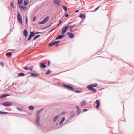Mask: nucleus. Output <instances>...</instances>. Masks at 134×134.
Returning <instances> with one entry per match:
<instances>
[{"label": "nucleus", "instance_id": "864d4df0", "mask_svg": "<svg viewBox=\"0 0 134 134\" xmlns=\"http://www.w3.org/2000/svg\"><path fill=\"white\" fill-rule=\"evenodd\" d=\"M59 25H60V24H58V25H57V26H59Z\"/></svg>", "mask_w": 134, "mask_h": 134}, {"label": "nucleus", "instance_id": "20e7f679", "mask_svg": "<svg viewBox=\"0 0 134 134\" xmlns=\"http://www.w3.org/2000/svg\"><path fill=\"white\" fill-rule=\"evenodd\" d=\"M60 42V41H57L53 42H50L49 44V46H52L54 45H55V46L56 47H57L58 46L57 44L59 43Z\"/></svg>", "mask_w": 134, "mask_h": 134}, {"label": "nucleus", "instance_id": "72a5a7b5", "mask_svg": "<svg viewBox=\"0 0 134 134\" xmlns=\"http://www.w3.org/2000/svg\"><path fill=\"white\" fill-rule=\"evenodd\" d=\"M33 66H31L29 69L30 70H31V71H32V70H33Z\"/></svg>", "mask_w": 134, "mask_h": 134}, {"label": "nucleus", "instance_id": "49530a36", "mask_svg": "<svg viewBox=\"0 0 134 134\" xmlns=\"http://www.w3.org/2000/svg\"><path fill=\"white\" fill-rule=\"evenodd\" d=\"M50 64V62L49 61L48 62V66Z\"/></svg>", "mask_w": 134, "mask_h": 134}, {"label": "nucleus", "instance_id": "a878e982", "mask_svg": "<svg viewBox=\"0 0 134 134\" xmlns=\"http://www.w3.org/2000/svg\"><path fill=\"white\" fill-rule=\"evenodd\" d=\"M25 74L23 72H21L18 74V76H23Z\"/></svg>", "mask_w": 134, "mask_h": 134}, {"label": "nucleus", "instance_id": "dca6fc26", "mask_svg": "<svg viewBox=\"0 0 134 134\" xmlns=\"http://www.w3.org/2000/svg\"><path fill=\"white\" fill-rule=\"evenodd\" d=\"M9 96V95L8 94H6L3 95L1 96H0V98H5L7 96Z\"/></svg>", "mask_w": 134, "mask_h": 134}, {"label": "nucleus", "instance_id": "0eeeda50", "mask_svg": "<svg viewBox=\"0 0 134 134\" xmlns=\"http://www.w3.org/2000/svg\"><path fill=\"white\" fill-rule=\"evenodd\" d=\"M19 7L21 10H25L26 9V5L24 4H22L19 5Z\"/></svg>", "mask_w": 134, "mask_h": 134}, {"label": "nucleus", "instance_id": "ddd939ff", "mask_svg": "<svg viewBox=\"0 0 134 134\" xmlns=\"http://www.w3.org/2000/svg\"><path fill=\"white\" fill-rule=\"evenodd\" d=\"M35 72L36 73H32L31 74V76H34L35 77H38L40 75L38 73H36V72Z\"/></svg>", "mask_w": 134, "mask_h": 134}, {"label": "nucleus", "instance_id": "de8ad7c7", "mask_svg": "<svg viewBox=\"0 0 134 134\" xmlns=\"http://www.w3.org/2000/svg\"><path fill=\"white\" fill-rule=\"evenodd\" d=\"M36 19V18L35 17H34L33 19V21H34Z\"/></svg>", "mask_w": 134, "mask_h": 134}, {"label": "nucleus", "instance_id": "bb28decb", "mask_svg": "<svg viewBox=\"0 0 134 134\" xmlns=\"http://www.w3.org/2000/svg\"><path fill=\"white\" fill-rule=\"evenodd\" d=\"M34 108L32 106H30L29 107V109L31 110H33Z\"/></svg>", "mask_w": 134, "mask_h": 134}, {"label": "nucleus", "instance_id": "423d86ee", "mask_svg": "<svg viewBox=\"0 0 134 134\" xmlns=\"http://www.w3.org/2000/svg\"><path fill=\"white\" fill-rule=\"evenodd\" d=\"M69 27L70 26L69 25H67L64 27L62 30V34L63 35L64 34L66 30L69 29Z\"/></svg>", "mask_w": 134, "mask_h": 134}, {"label": "nucleus", "instance_id": "cd10ccee", "mask_svg": "<svg viewBox=\"0 0 134 134\" xmlns=\"http://www.w3.org/2000/svg\"><path fill=\"white\" fill-rule=\"evenodd\" d=\"M62 7L65 12L66 11L67 8L64 5H62Z\"/></svg>", "mask_w": 134, "mask_h": 134}, {"label": "nucleus", "instance_id": "2eb2a0df", "mask_svg": "<svg viewBox=\"0 0 134 134\" xmlns=\"http://www.w3.org/2000/svg\"><path fill=\"white\" fill-rule=\"evenodd\" d=\"M24 35L25 37H27L28 35V32L27 30L26 29L24 30L23 31Z\"/></svg>", "mask_w": 134, "mask_h": 134}, {"label": "nucleus", "instance_id": "9b49d317", "mask_svg": "<svg viewBox=\"0 0 134 134\" xmlns=\"http://www.w3.org/2000/svg\"><path fill=\"white\" fill-rule=\"evenodd\" d=\"M67 34L68 35L70 38H73L74 36V34L71 32H68Z\"/></svg>", "mask_w": 134, "mask_h": 134}, {"label": "nucleus", "instance_id": "3c124183", "mask_svg": "<svg viewBox=\"0 0 134 134\" xmlns=\"http://www.w3.org/2000/svg\"><path fill=\"white\" fill-rule=\"evenodd\" d=\"M55 28H53V29H52L51 30H50V31H50V32H51V31H52V30H53L54 29H55Z\"/></svg>", "mask_w": 134, "mask_h": 134}, {"label": "nucleus", "instance_id": "603ef678", "mask_svg": "<svg viewBox=\"0 0 134 134\" xmlns=\"http://www.w3.org/2000/svg\"><path fill=\"white\" fill-rule=\"evenodd\" d=\"M65 16L66 17H68V14H65Z\"/></svg>", "mask_w": 134, "mask_h": 134}, {"label": "nucleus", "instance_id": "a19ab883", "mask_svg": "<svg viewBox=\"0 0 134 134\" xmlns=\"http://www.w3.org/2000/svg\"><path fill=\"white\" fill-rule=\"evenodd\" d=\"M75 91L77 93H80L81 92V91L78 90H76Z\"/></svg>", "mask_w": 134, "mask_h": 134}, {"label": "nucleus", "instance_id": "f704fd0d", "mask_svg": "<svg viewBox=\"0 0 134 134\" xmlns=\"http://www.w3.org/2000/svg\"><path fill=\"white\" fill-rule=\"evenodd\" d=\"M23 69L26 70H28L29 69V68L27 67H25L23 68Z\"/></svg>", "mask_w": 134, "mask_h": 134}, {"label": "nucleus", "instance_id": "4be33fe9", "mask_svg": "<svg viewBox=\"0 0 134 134\" xmlns=\"http://www.w3.org/2000/svg\"><path fill=\"white\" fill-rule=\"evenodd\" d=\"M65 118L64 117H63L62 120H61V121H60V125H61V124H62L64 122V121H65Z\"/></svg>", "mask_w": 134, "mask_h": 134}, {"label": "nucleus", "instance_id": "5701e85b", "mask_svg": "<svg viewBox=\"0 0 134 134\" xmlns=\"http://www.w3.org/2000/svg\"><path fill=\"white\" fill-rule=\"evenodd\" d=\"M30 35L32 37L34 36H35V34L34 31L32 32H30Z\"/></svg>", "mask_w": 134, "mask_h": 134}, {"label": "nucleus", "instance_id": "f257e3e1", "mask_svg": "<svg viewBox=\"0 0 134 134\" xmlns=\"http://www.w3.org/2000/svg\"><path fill=\"white\" fill-rule=\"evenodd\" d=\"M41 110H38L37 112V114L36 115V116L37 117L36 119H35V122L38 125H40V116H39L40 113L41 111Z\"/></svg>", "mask_w": 134, "mask_h": 134}, {"label": "nucleus", "instance_id": "c85d7f7f", "mask_svg": "<svg viewBox=\"0 0 134 134\" xmlns=\"http://www.w3.org/2000/svg\"><path fill=\"white\" fill-rule=\"evenodd\" d=\"M93 87H95L97 86L98 84L96 83H94L91 85Z\"/></svg>", "mask_w": 134, "mask_h": 134}, {"label": "nucleus", "instance_id": "f3484780", "mask_svg": "<svg viewBox=\"0 0 134 134\" xmlns=\"http://www.w3.org/2000/svg\"><path fill=\"white\" fill-rule=\"evenodd\" d=\"M40 67L41 68H44L46 67V66L44 65L43 63H41L40 65Z\"/></svg>", "mask_w": 134, "mask_h": 134}, {"label": "nucleus", "instance_id": "6ab92c4d", "mask_svg": "<svg viewBox=\"0 0 134 134\" xmlns=\"http://www.w3.org/2000/svg\"><path fill=\"white\" fill-rule=\"evenodd\" d=\"M12 55V53L11 52H9L7 53L6 54V55L8 57H10Z\"/></svg>", "mask_w": 134, "mask_h": 134}, {"label": "nucleus", "instance_id": "c03bdc74", "mask_svg": "<svg viewBox=\"0 0 134 134\" xmlns=\"http://www.w3.org/2000/svg\"><path fill=\"white\" fill-rule=\"evenodd\" d=\"M87 110H88L87 109H85L83 110V111H87Z\"/></svg>", "mask_w": 134, "mask_h": 134}, {"label": "nucleus", "instance_id": "393cba45", "mask_svg": "<svg viewBox=\"0 0 134 134\" xmlns=\"http://www.w3.org/2000/svg\"><path fill=\"white\" fill-rule=\"evenodd\" d=\"M59 116L58 115L55 116L53 119V121L54 122L56 120H57V119L58 118Z\"/></svg>", "mask_w": 134, "mask_h": 134}, {"label": "nucleus", "instance_id": "39448f33", "mask_svg": "<svg viewBox=\"0 0 134 134\" xmlns=\"http://www.w3.org/2000/svg\"><path fill=\"white\" fill-rule=\"evenodd\" d=\"M49 17V16H47V17L41 21L40 22V24H43L46 23L48 20Z\"/></svg>", "mask_w": 134, "mask_h": 134}, {"label": "nucleus", "instance_id": "5fc2aeb1", "mask_svg": "<svg viewBox=\"0 0 134 134\" xmlns=\"http://www.w3.org/2000/svg\"><path fill=\"white\" fill-rule=\"evenodd\" d=\"M72 114H73V115L74 114V112H73L72 113Z\"/></svg>", "mask_w": 134, "mask_h": 134}, {"label": "nucleus", "instance_id": "e433bc0d", "mask_svg": "<svg viewBox=\"0 0 134 134\" xmlns=\"http://www.w3.org/2000/svg\"><path fill=\"white\" fill-rule=\"evenodd\" d=\"M0 65H1L3 67L4 66V63L2 62H0Z\"/></svg>", "mask_w": 134, "mask_h": 134}, {"label": "nucleus", "instance_id": "2f4dec72", "mask_svg": "<svg viewBox=\"0 0 134 134\" xmlns=\"http://www.w3.org/2000/svg\"><path fill=\"white\" fill-rule=\"evenodd\" d=\"M51 72V71L49 70H47L45 74L46 75H48Z\"/></svg>", "mask_w": 134, "mask_h": 134}, {"label": "nucleus", "instance_id": "a211bd4d", "mask_svg": "<svg viewBox=\"0 0 134 134\" xmlns=\"http://www.w3.org/2000/svg\"><path fill=\"white\" fill-rule=\"evenodd\" d=\"M79 17L82 19H84L85 18L86 16L84 14H81L80 15Z\"/></svg>", "mask_w": 134, "mask_h": 134}, {"label": "nucleus", "instance_id": "f03ea898", "mask_svg": "<svg viewBox=\"0 0 134 134\" xmlns=\"http://www.w3.org/2000/svg\"><path fill=\"white\" fill-rule=\"evenodd\" d=\"M63 86L64 87L70 90L71 91H74V89L71 86L66 85L65 84H62Z\"/></svg>", "mask_w": 134, "mask_h": 134}, {"label": "nucleus", "instance_id": "8fccbe9b", "mask_svg": "<svg viewBox=\"0 0 134 134\" xmlns=\"http://www.w3.org/2000/svg\"><path fill=\"white\" fill-rule=\"evenodd\" d=\"M39 33H40V32H35L36 34H39Z\"/></svg>", "mask_w": 134, "mask_h": 134}, {"label": "nucleus", "instance_id": "aec40b11", "mask_svg": "<svg viewBox=\"0 0 134 134\" xmlns=\"http://www.w3.org/2000/svg\"><path fill=\"white\" fill-rule=\"evenodd\" d=\"M76 108L77 109L76 112L77 113V114H79L80 113L81 110L78 107H76Z\"/></svg>", "mask_w": 134, "mask_h": 134}, {"label": "nucleus", "instance_id": "c9c22d12", "mask_svg": "<svg viewBox=\"0 0 134 134\" xmlns=\"http://www.w3.org/2000/svg\"><path fill=\"white\" fill-rule=\"evenodd\" d=\"M32 37L31 36H30L29 35V37L28 38V40L30 41Z\"/></svg>", "mask_w": 134, "mask_h": 134}, {"label": "nucleus", "instance_id": "1a4fd4ad", "mask_svg": "<svg viewBox=\"0 0 134 134\" xmlns=\"http://www.w3.org/2000/svg\"><path fill=\"white\" fill-rule=\"evenodd\" d=\"M12 104V103L10 102H3L2 104L5 106H9L11 105Z\"/></svg>", "mask_w": 134, "mask_h": 134}, {"label": "nucleus", "instance_id": "4468645a", "mask_svg": "<svg viewBox=\"0 0 134 134\" xmlns=\"http://www.w3.org/2000/svg\"><path fill=\"white\" fill-rule=\"evenodd\" d=\"M64 36V35H59L56 38V40L61 39Z\"/></svg>", "mask_w": 134, "mask_h": 134}, {"label": "nucleus", "instance_id": "a18cd8bd", "mask_svg": "<svg viewBox=\"0 0 134 134\" xmlns=\"http://www.w3.org/2000/svg\"><path fill=\"white\" fill-rule=\"evenodd\" d=\"M62 22V21H61V20H59V24H61Z\"/></svg>", "mask_w": 134, "mask_h": 134}, {"label": "nucleus", "instance_id": "ea45409f", "mask_svg": "<svg viewBox=\"0 0 134 134\" xmlns=\"http://www.w3.org/2000/svg\"><path fill=\"white\" fill-rule=\"evenodd\" d=\"M99 6H98L95 9V11H96L97 9H99Z\"/></svg>", "mask_w": 134, "mask_h": 134}, {"label": "nucleus", "instance_id": "37998d69", "mask_svg": "<svg viewBox=\"0 0 134 134\" xmlns=\"http://www.w3.org/2000/svg\"><path fill=\"white\" fill-rule=\"evenodd\" d=\"M74 26V25H72L70 27V29H73Z\"/></svg>", "mask_w": 134, "mask_h": 134}, {"label": "nucleus", "instance_id": "b1692460", "mask_svg": "<svg viewBox=\"0 0 134 134\" xmlns=\"http://www.w3.org/2000/svg\"><path fill=\"white\" fill-rule=\"evenodd\" d=\"M29 2L28 0H24V4L25 5H27L28 4Z\"/></svg>", "mask_w": 134, "mask_h": 134}, {"label": "nucleus", "instance_id": "412c9836", "mask_svg": "<svg viewBox=\"0 0 134 134\" xmlns=\"http://www.w3.org/2000/svg\"><path fill=\"white\" fill-rule=\"evenodd\" d=\"M86 102L85 101H83L81 103V106H84L86 104Z\"/></svg>", "mask_w": 134, "mask_h": 134}, {"label": "nucleus", "instance_id": "7ed1b4c3", "mask_svg": "<svg viewBox=\"0 0 134 134\" xmlns=\"http://www.w3.org/2000/svg\"><path fill=\"white\" fill-rule=\"evenodd\" d=\"M17 19L20 23L22 24L23 21L22 18L20 14L18 12L17 13Z\"/></svg>", "mask_w": 134, "mask_h": 134}, {"label": "nucleus", "instance_id": "473e14b6", "mask_svg": "<svg viewBox=\"0 0 134 134\" xmlns=\"http://www.w3.org/2000/svg\"><path fill=\"white\" fill-rule=\"evenodd\" d=\"M7 112H2L0 111V114H7Z\"/></svg>", "mask_w": 134, "mask_h": 134}, {"label": "nucleus", "instance_id": "c756f323", "mask_svg": "<svg viewBox=\"0 0 134 134\" xmlns=\"http://www.w3.org/2000/svg\"><path fill=\"white\" fill-rule=\"evenodd\" d=\"M40 36V35H36L34 37V40H35L36 38L39 37Z\"/></svg>", "mask_w": 134, "mask_h": 134}, {"label": "nucleus", "instance_id": "7c9ffc66", "mask_svg": "<svg viewBox=\"0 0 134 134\" xmlns=\"http://www.w3.org/2000/svg\"><path fill=\"white\" fill-rule=\"evenodd\" d=\"M23 0H18V4L20 5L21 4L22 2H23Z\"/></svg>", "mask_w": 134, "mask_h": 134}, {"label": "nucleus", "instance_id": "58836bf2", "mask_svg": "<svg viewBox=\"0 0 134 134\" xmlns=\"http://www.w3.org/2000/svg\"><path fill=\"white\" fill-rule=\"evenodd\" d=\"M26 23H27V22H28L27 17L26 16Z\"/></svg>", "mask_w": 134, "mask_h": 134}, {"label": "nucleus", "instance_id": "f8f14e48", "mask_svg": "<svg viewBox=\"0 0 134 134\" xmlns=\"http://www.w3.org/2000/svg\"><path fill=\"white\" fill-rule=\"evenodd\" d=\"M54 3L55 4L59 6H60V2L59 0H54L53 1Z\"/></svg>", "mask_w": 134, "mask_h": 134}, {"label": "nucleus", "instance_id": "6e6552de", "mask_svg": "<svg viewBox=\"0 0 134 134\" xmlns=\"http://www.w3.org/2000/svg\"><path fill=\"white\" fill-rule=\"evenodd\" d=\"M87 88L88 89L90 90H92L93 91L94 93H95L96 92V90L93 88V87L91 86V85H90L88 86H87Z\"/></svg>", "mask_w": 134, "mask_h": 134}, {"label": "nucleus", "instance_id": "79ce46f5", "mask_svg": "<svg viewBox=\"0 0 134 134\" xmlns=\"http://www.w3.org/2000/svg\"><path fill=\"white\" fill-rule=\"evenodd\" d=\"M11 6L13 7V8H14V4H13V3H12L11 4Z\"/></svg>", "mask_w": 134, "mask_h": 134}, {"label": "nucleus", "instance_id": "09e8293b", "mask_svg": "<svg viewBox=\"0 0 134 134\" xmlns=\"http://www.w3.org/2000/svg\"><path fill=\"white\" fill-rule=\"evenodd\" d=\"M79 10H76L75 11V13H77V12H78V11H79Z\"/></svg>", "mask_w": 134, "mask_h": 134}, {"label": "nucleus", "instance_id": "4c0bfd02", "mask_svg": "<svg viewBox=\"0 0 134 134\" xmlns=\"http://www.w3.org/2000/svg\"><path fill=\"white\" fill-rule=\"evenodd\" d=\"M18 110L20 111H23V110L21 109V108H18V107H17L16 108Z\"/></svg>", "mask_w": 134, "mask_h": 134}, {"label": "nucleus", "instance_id": "9d476101", "mask_svg": "<svg viewBox=\"0 0 134 134\" xmlns=\"http://www.w3.org/2000/svg\"><path fill=\"white\" fill-rule=\"evenodd\" d=\"M97 104V105L96 106V108L97 109L98 108L100 105V103L99 100H96L95 102Z\"/></svg>", "mask_w": 134, "mask_h": 134}]
</instances>
